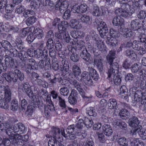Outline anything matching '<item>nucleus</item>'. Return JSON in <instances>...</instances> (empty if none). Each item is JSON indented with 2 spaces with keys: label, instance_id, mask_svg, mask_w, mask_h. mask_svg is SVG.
Segmentation results:
<instances>
[{
  "label": "nucleus",
  "instance_id": "obj_60",
  "mask_svg": "<svg viewBox=\"0 0 146 146\" xmlns=\"http://www.w3.org/2000/svg\"><path fill=\"white\" fill-rule=\"evenodd\" d=\"M28 56L31 57H33L36 56V51L32 48H29L26 51Z\"/></svg>",
  "mask_w": 146,
  "mask_h": 146
},
{
  "label": "nucleus",
  "instance_id": "obj_33",
  "mask_svg": "<svg viewBox=\"0 0 146 146\" xmlns=\"http://www.w3.org/2000/svg\"><path fill=\"white\" fill-rule=\"evenodd\" d=\"M64 51L65 53L66 56H69L73 53H74L75 51H76V50L74 47L69 46H68V48L65 49Z\"/></svg>",
  "mask_w": 146,
  "mask_h": 146
},
{
  "label": "nucleus",
  "instance_id": "obj_2",
  "mask_svg": "<svg viewBox=\"0 0 146 146\" xmlns=\"http://www.w3.org/2000/svg\"><path fill=\"white\" fill-rule=\"evenodd\" d=\"M58 29L59 31L55 33L56 37L60 39H63L67 43L70 42L71 39L68 33L65 31V28L58 27Z\"/></svg>",
  "mask_w": 146,
  "mask_h": 146
},
{
  "label": "nucleus",
  "instance_id": "obj_49",
  "mask_svg": "<svg viewBox=\"0 0 146 146\" xmlns=\"http://www.w3.org/2000/svg\"><path fill=\"white\" fill-rule=\"evenodd\" d=\"M79 31H71L70 33L71 36L74 38L73 40L75 43H76V42L78 41L77 39L79 36Z\"/></svg>",
  "mask_w": 146,
  "mask_h": 146
},
{
  "label": "nucleus",
  "instance_id": "obj_24",
  "mask_svg": "<svg viewBox=\"0 0 146 146\" xmlns=\"http://www.w3.org/2000/svg\"><path fill=\"white\" fill-rule=\"evenodd\" d=\"M88 69L93 79L95 81L98 80L99 76L97 71L92 67H88Z\"/></svg>",
  "mask_w": 146,
  "mask_h": 146
},
{
  "label": "nucleus",
  "instance_id": "obj_30",
  "mask_svg": "<svg viewBox=\"0 0 146 146\" xmlns=\"http://www.w3.org/2000/svg\"><path fill=\"white\" fill-rule=\"evenodd\" d=\"M57 100L58 102L59 106L62 108V109H65V112H67L68 111L67 110V106L65 100L60 96H58Z\"/></svg>",
  "mask_w": 146,
  "mask_h": 146
},
{
  "label": "nucleus",
  "instance_id": "obj_59",
  "mask_svg": "<svg viewBox=\"0 0 146 146\" xmlns=\"http://www.w3.org/2000/svg\"><path fill=\"white\" fill-rule=\"evenodd\" d=\"M35 13L33 11L27 10L24 11L23 13V16L25 18L30 17L32 15H35Z\"/></svg>",
  "mask_w": 146,
  "mask_h": 146
},
{
  "label": "nucleus",
  "instance_id": "obj_48",
  "mask_svg": "<svg viewBox=\"0 0 146 146\" xmlns=\"http://www.w3.org/2000/svg\"><path fill=\"white\" fill-rule=\"evenodd\" d=\"M13 74H17L18 79L20 81L23 80L24 78V76L23 74L22 73L20 70L16 69L14 70Z\"/></svg>",
  "mask_w": 146,
  "mask_h": 146
},
{
  "label": "nucleus",
  "instance_id": "obj_38",
  "mask_svg": "<svg viewBox=\"0 0 146 146\" xmlns=\"http://www.w3.org/2000/svg\"><path fill=\"white\" fill-rule=\"evenodd\" d=\"M83 122L88 128H90L93 123V122L92 119H88V117H86L84 118V119L83 120Z\"/></svg>",
  "mask_w": 146,
  "mask_h": 146
},
{
  "label": "nucleus",
  "instance_id": "obj_20",
  "mask_svg": "<svg viewBox=\"0 0 146 146\" xmlns=\"http://www.w3.org/2000/svg\"><path fill=\"white\" fill-rule=\"evenodd\" d=\"M120 93L122 98L125 99L127 101L128 100V90L126 86L124 85H122L120 88Z\"/></svg>",
  "mask_w": 146,
  "mask_h": 146
},
{
  "label": "nucleus",
  "instance_id": "obj_55",
  "mask_svg": "<svg viewBox=\"0 0 146 146\" xmlns=\"http://www.w3.org/2000/svg\"><path fill=\"white\" fill-rule=\"evenodd\" d=\"M110 36L111 37H114L116 38L118 37L120 35V34L117 31H116L113 28H111L110 29Z\"/></svg>",
  "mask_w": 146,
  "mask_h": 146
},
{
  "label": "nucleus",
  "instance_id": "obj_7",
  "mask_svg": "<svg viewBox=\"0 0 146 146\" xmlns=\"http://www.w3.org/2000/svg\"><path fill=\"white\" fill-rule=\"evenodd\" d=\"M1 64L3 67V69L4 70H6L7 67L14 68L16 67L14 59L8 56L6 57L5 59L4 66H3V64Z\"/></svg>",
  "mask_w": 146,
  "mask_h": 146
},
{
  "label": "nucleus",
  "instance_id": "obj_17",
  "mask_svg": "<svg viewBox=\"0 0 146 146\" xmlns=\"http://www.w3.org/2000/svg\"><path fill=\"white\" fill-rule=\"evenodd\" d=\"M140 123L138 118L135 116H133L129 119V125L131 127L136 129Z\"/></svg>",
  "mask_w": 146,
  "mask_h": 146
},
{
  "label": "nucleus",
  "instance_id": "obj_50",
  "mask_svg": "<svg viewBox=\"0 0 146 146\" xmlns=\"http://www.w3.org/2000/svg\"><path fill=\"white\" fill-rule=\"evenodd\" d=\"M59 92L61 95L64 96H67L69 93V90L67 87H63L60 88Z\"/></svg>",
  "mask_w": 146,
  "mask_h": 146
},
{
  "label": "nucleus",
  "instance_id": "obj_57",
  "mask_svg": "<svg viewBox=\"0 0 146 146\" xmlns=\"http://www.w3.org/2000/svg\"><path fill=\"white\" fill-rule=\"evenodd\" d=\"M46 46L48 50L53 48L54 46V41L52 39L49 38L46 43Z\"/></svg>",
  "mask_w": 146,
  "mask_h": 146
},
{
  "label": "nucleus",
  "instance_id": "obj_47",
  "mask_svg": "<svg viewBox=\"0 0 146 146\" xmlns=\"http://www.w3.org/2000/svg\"><path fill=\"white\" fill-rule=\"evenodd\" d=\"M102 13L98 6H94L92 14L94 16H102Z\"/></svg>",
  "mask_w": 146,
  "mask_h": 146
},
{
  "label": "nucleus",
  "instance_id": "obj_32",
  "mask_svg": "<svg viewBox=\"0 0 146 146\" xmlns=\"http://www.w3.org/2000/svg\"><path fill=\"white\" fill-rule=\"evenodd\" d=\"M27 64L32 66L33 69L37 70L38 68V66L35 60L33 58H29L26 61Z\"/></svg>",
  "mask_w": 146,
  "mask_h": 146
},
{
  "label": "nucleus",
  "instance_id": "obj_61",
  "mask_svg": "<svg viewBox=\"0 0 146 146\" xmlns=\"http://www.w3.org/2000/svg\"><path fill=\"white\" fill-rule=\"evenodd\" d=\"M141 46V44L139 41L136 40L133 41L132 47L133 49L137 50L139 49Z\"/></svg>",
  "mask_w": 146,
  "mask_h": 146
},
{
  "label": "nucleus",
  "instance_id": "obj_63",
  "mask_svg": "<svg viewBox=\"0 0 146 146\" xmlns=\"http://www.w3.org/2000/svg\"><path fill=\"white\" fill-rule=\"evenodd\" d=\"M12 47L10 43L7 40L2 41V47L6 49H9Z\"/></svg>",
  "mask_w": 146,
  "mask_h": 146
},
{
  "label": "nucleus",
  "instance_id": "obj_13",
  "mask_svg": "<svg viewBox=\"0 0 146 146\" xmlns=\"http://www.w3.org/2000/svg\"><path fill=\"white\" fill-rule=\"evenodd\" d=\"M61 62L62 65L60 66V70L62 71L64 73L65 72V75L68 74L69 66L68 62L65 59H63Z\"/></svg>",
  "mask_w": 146,
  "mask_h": 146
},
{
  "label": "nucleus",
  "instance_id": "obj_25",
  "mask_svg": "<svg viewBox=\"0 0 146 146\" xmlns=\"http://www.w3.org/2000/svg\"><path fill=\"white\" fill-rule=\"evenodd\" d=\"M21 138V135L18 133L15 134L14 135H13L9 137L11 143L13 145L16 144L18 141Z\"/></svg>",
  "mask_w": 146,
  "mask_h": 146
},
{
  "label": "nucleus",
  "instance_id": "obj_28",
  "mask_svg": "<svg viewBox=\"0 0 146 146\" xmlns=\"http://www.w3.org/2000/svg\"><path fill=\"white\" fill-rule=\"evenodd\" d=\"M48 92L45 90H42L41 91H40L36 95L39 98L43 97L45 98L46 101L50 100V97H48Z\"/></svg>",
  "mask_w": 146,
  "mask_h": 146
},
{
  "label": "nucleus",
  "instance_id": "obj_34",
  "mask_svg": "<svg viewBox=\"0 0 146 146\" xmlns=\"http://www.w3.org/2000/svg\"><path fill=\"white\" fill-rule=\"evenodd\" d=\"M86 113L90 116L94 117H95L97 115L95 108L91 107H88L86 109Z\"/></svg>",
  "mask_w": 146,
  "mask_h": 146
},
{
  "label": "nucleus",
  "instance_id": "obj_21",
  "mask_svg": "<svg viewBox=\"0 0 146 146\" xmlns=\"http://www.w3.org/2000/svg\"><path fill=\"white\" fill-rule=\"evenodd\" d=\"M123 19L120 16H118L115 17L113 19L112 23L114 25L121 27L123 24Z\"/></svg>",
  "mask_w": 146,
  "mask_h": 146
},
{
  "label": "nucleus",
  "instance_id": "obj_51",
  "mask_svg": "<svg viewBox=\"0 0 146 146\" xmlns=\"http://www.w3.org/2000/svg\"><path fill=\"white\" fill-rule=\"evenodd\" d=\"M77 129L74 124L68 127L66 131L68 133H76L78 132Z\"/></svg>",
  "mask_w": 146,
  "mask_h": 146
},
{
  "label": "nucleus",
  "instance_id": "obj_40",
  "mask_svg": "<svg viewBox=\"0 0 146 146\" xmlns=\"http://www.w3.org/2000/svg\"><path fill=\"white\" fill-rule=\"evenodd\" d=\"M19 107L18 103L17 101L15 99L12 100L11 104V110L13 111H16Z\"/></svg>",
  "mask_w": 146,
  "mask_h": 146
},
{
  "label": "nucleus",
  "instance_id": "obj_27",
  "mask_svg": "<svg viewBox=\"0 0 146 146\" xmlns=\"http://www.w3.org/2000/svg\"><path fill=\"white\" fill-rule=\"evenodd\" d=\"M18 57L21 61L25 62L29 58L26 51L24 50L21 51L19 52Z\"/></svg>",
  "mask_w": 146,
  "mask_h": 146
},
{
  "label": "nucleus",
  "instance_id": "obj_37",
  "mask_svg": "<svg viewBox=\"0 0 146 146\" xmlns=\"http://www.w3.org/2000/svg\"><path fill=\"white\" fill-rule=\"evenodd\" d=\"M82 97L84 99L90 100L92 98V96H85V93L84 90L82 88L81 86L77 89Z\"/></svg>",
  "mask_w": 146,
  "mask_h": 146
},
{
  "label": "nucleus",
  "instance_id": "obj_62",
  "mask_svg": "<svg viewBox=\"0 0 146 146\" xmlns=\"http://www.w3.org/2000/svg\"><path fill=\"white\" fill-rule=\"evenodd\" d=\"M85 83L88 86H91L94 84L92 80L90 75L87 76L86 79L84 80Z\"/></svg>",
  "mask_w": 146,
  "mask_h": 146
},
{
  "label": "nucleus",
  "instance_id": "obj_45",
  "mask_svg": "<svg viewBox=\"0 0 146 146\" xmlns=\"http://www.w3.org/2000/svg\"><path fill=\"white\" fill-rule=\"evenodd\" d=\"M115 74L112 76V80H113L114 84L116 85H119L121 82V79L119 76ZM111 81V82H112Z\"/></svg>",
  "mask_w": 146,
  "mask_h": 146
},
{
  "label": "nucleus",
  "instance_id": "obj_23",
  "mask_svg": "<svg viewBox=\"0 0 146 146\" xmlns=\"http://www.w3.org/2000/svg\"><path fill=\"white\" fill-rule=\"evenodd\" d=\"M128 10H124L118 8L116 9L115 11V13L119 16H121L125 18H127L130 15L128 12Z\"/></svg>",
  "mask_w": 146,
  "mask_h": 146
},
{
  "label": "nucleus",
  "instance_id": "obj_12",
  "mask_svg": "<svg viewBox=\"0 0 146 146\" xmlns=\"http://www.w3.org/2000/svg\"><path fill=\"white\" fill-rule=\"evenodd\" d=\"M140 21L137 19H135L132 21L129 29L130 30L137 31L140 29L141 26L139 23Z\"/></svg>",
  "mask_w": 146,
  "mask_h": 146
},
{
  "label": "nucleus",
  "instance_id": "obj_19",
  "mask_svg": "<svg viewBox=\"0 0 146 146\" xmlns=\"http://www.w3.org/2000/svg\"><path fill=\"white\" fill-rule=\"evenodd\" d=\"M71 69L73 74L76 79L80 78V75L81 74V71L80 67L77 65L74 64L72 66Z\"/></svg>",
  "mask_w": 146,
  "mask_h": 146
},
{
  "label": "nucleus",
  "instance_id": "obj_54",
  "mask_svg": "<svg viewBox=\"0 0 146 146\" xmlns=\"http://www.w3.org/2000/svg\"><path fill=\"white\" fill-rule=\"evenodd\" d=\"M35 15H32L27 19L26 21V24L29 26L34 23L36 20V18L35 17Z\"/></svg>",
  "mask_w": 146,
  "mask_h": 146
},
{
  "label": "nucleus",
  "instance_id": "obj_6",
  "mask_svg": "<svg viewBox=\"0 0 146 146\" xmlns=\"http://www.w3.org/2000/svg\"><path fill=\"white\" fill-rule=\"evenodd\" d=\"M88 7L86 4L83 3L79 5H75L72 9V11L74 13H83L87 11Z\"/></svg>",
  "mask_w": 146,
  "mask_h": 146
},
{
  "label": "nucleus",
  "instance_id": "obj_31",
  "mask_svg": "<svg viewBox=\"0 0 146 146\" xmlns=\"http://www.w3.org/2000/svg\"><path fill=\"white\" fill-rule=\"evenodd\" d=\"M77 42H76V43L72 42V45H76V48H75L76 49L81 51L82 50H83L84 48H86L85 47V43L83 41L81 40L78 43H77Z\"/></svg>",
  "mask_w": 146,
  "mask_h": 146
},
{
  "label": "nucleus",
  "instance_id": "obj_29",
  "mask_svg": "<svg viewBox=\"0 0 146 146\" xmlns=\"http://www.w3.org/2000/svg\"><path fill=\"white\" fill-rule=\"evenodd\" d=\"M6 52V56H8V55H10L11 56L13 57H16L18 56L19 52L15 48L10 49V50H7Z\"/></svg>",
  "mask_w": 146,
  "mask_h": 146
},
{
  "label": "nucleus",
  "instance_id": "obj_16",
  "mask_svg": "<svg viewBox=\"0 0 146 146\" xmlns=\"http://www.w3.org/2000/svg\"><path fill=\"white\" fill-rule=\"evenodd\" d=\"M78 19L82 22L88 24L91 22L90 17L85 14H79L77 16Z\"/></svg>",
  "mask_w": 146,
  "mask_h": 146
},
{
  "label": "nucleus",
  "instance_id": "obj_22",
  "mask_svg": "<svg viewBox=\"0 0 146 146\" xmlns=\"http://www.w3.org/2000/svg\"><path fill=\"white\" fill-rule=\"evenodd\" d=\"M31 100L34 102V105L35 107L41 109L43 108L44 105L43 102L39 99V98L37 95L35 96V98Z\"/></svg>",
  "mask_w": 146,
  "mask_h": 146
},
{
  "label": "nucleus",
  "instance_id": "obj_11",
  "mask_svg": "<svg viewBox=\"0 0 146 146\" xmlns=\"http://www.w3.org/2000/svg\"><path fill=\"white\" fill-rule=\"evenodd\" d=\"M80 56L84 61L88 62L90 60L91 55L87 48H84L81 51Z\"/></svg>",
  "mask_w": 146,
  "mask_h": 146
},
{
  "label": "nucleus",
  "instance_id": "obj_8",
  "mask_svg": "<svg viewBox=\"0 0 146 146\" xmlns=\"http://www.w3.org/2000/svg\"><path fill=\"white\" fill-rule=\"evenodd\" d=\"M96 52H94V63L97 66L98 68L100 70L103 69V65L102 60L100 58V57L99 53L96 54Z\"/></svg>",
  "mask_w": 146,
  "mask_h": 146
},
{
  "label": "nucleus",
  "instance_id": "obj_52",
  "mask_svg": "<svg viewBox=\"0 0 146 146\" xmlns=\"http://www.w3.org/2000/svg\"><path fill=\"white\" fill-rule=\"evenodd\" d=\"M10 25L8 23L4 24L3 23H0V28L5 31H9Z\"/></svg>",
  "mask_w": 146,
  "mask_h": 146
},
{
  "label": "nucleus",
  "instance_id": "obj_4",
  "mask_svg": "<svg viewBox=\"0 0 146 146\" xmlns=\"http://www.w3.org/2000/svg\"><path fill=\"white\" fill-rule=\"evenodd\" d=\"M129 96L131 98H134V101L137 102H140L143 96L142 92L141 90L136 91L133 89H131L129 90Z\"/></svg>",
  "mask_w": 146,
  "mask_h": 146
},
{
  "label": "nucleus",
  "instance_id": "obj_3",
  "mask_svg": "<svg viewBox=\"0 0 146 146\" xmlns=\"http://www.w3.org/2000/svg\"><path fill=\"white\" fill-rule=\"evenodd\" d=\"M121 107H123L124 108L121 110L119 109L120 111L119 115L120 117L123 119H126L129 118L130 116L129 112L128 110L131 108L130 106L125 103H123L122 104Z\"/></svg>",
  "mask_w": 146,
  "mask_h": 146
},
{
  "label": "nucleus",
  "instance_id": "obj_18",
  "mask_svg": "<svg viewBox=\"0 0 146 146\" xmlns=\"http://www.w3.org/2000/svg\"><path fill=\"white\" fill-rule=\"evenodd\" d=\"M104 134L108 136L111 135L113 133V130L111 126L107 124H104L102 126Z\"/></svg>",
  "mask_w": 146,
  "mask_h": 146
},
{
  "label": "nucleus",
  "instance_id": "obj_10",
  "mask_svg": "<svg viewBox=\"0 0 146 146\" xmlns=\"http://www.w3.org/2000/svg\"><path fill=\"white\" fill-rule=\"evenodd\" d=\"M123 103L117 105L116 100L115 99H110L108 101V106L109 108L111 109H115L116 110H119Z\"/></svg>",
  "mask_w": 146,
  "mask_h": 146
},
{
  "label": "nucleus",
  "instance_id": "obj_26",
  "mask_svg": "<svg viewBox=\"0 0 146 146\" xmlns=\"http://www.w3.org/2000/svg\"><path fill=\"white\" fill-rule=\"evenodd\" d=\"M33 34L35 37L38 39H41L43 36V32L42 30L39 28L35 29Z\"/></svg>",
  "mask_w": 146,
  "mask_h": 146
},
{
  "label": "nucleus",
  "instance_id": "obj_64",
  "mask_svg": "<svg viewBox=\"0 0 146 146\" xmlns=\"http://www.w3.org/2000/svg\"><path fill=\"white\" fill-rule=\"evenodd\" d=\"M84 146H94V143L92 139L88 138L84 141Z\"/></svg>",
  "mask_w": 146,
  "mask_h": 146
},
{
  "label": "nucleus",
  "instance_id": "obj_14",
  "mask_svg": "<svg viewBox=\"0 0 146 146\" xmlns=\"http://www.w3.org/2000/svg\"><path fill=\"white\" fill-rule=\"evenodd\" d=\"M60 129L56 127H53L52 128V131L50 132V134L52 136L53 138H58V141L60 139H62V136L60 135Z\"/></svg>",
  "mask_w": 146,
  "mask_h": 146
},
{
  "label": "nucleus",
  "instance_id": "obj_46",
  "mask_svg": "<svg viewBox=\"0 0 146 146\" xmlns=\"http://www.w3.org/2000/svg\"><path fill=\"white\" fill-rule=\"evenodd\" d=\"M119 144L121 146H128V141L124 137L119 138L118 140Z\"/></svg>",
  "mask_w": 146,
  "mask_h": 146
},
{
  "label": "nucleus",
  "instance_id": "obj_42",
  "mask_svg": "<svg viewBox=\"0 0 146 146\" xmlns=\"http://www.w3.org/2000/svg\"><path fill=\"white\" fill-rule=\"evenodd\" d=\"M96 47L95 48H97L98 49V51L100 52V51L102 50V49L104 47L103 42L101 40H98L96 43ZM100 52H99L100 53Z\"/></svg>",
  "mask_w": 146,
  "mask_h": 146
},
{
  "label": "nucleus",
  "instance_id": "obj_43",
  "mask_svg": "<svg viewBox=\"0 0 146 146\" xmlns=\"http://www.w3.org/2000/svg\"><path fill=\"white\" fill-rule=\"evenodd\" d=\"M141 68V64L139 62L135 63L131 67V70L133 73H136Z\"/></svg>",
  "mask_w": 146,
  "mask_h": 146
},
{
  "label": "nucleus",
  "instance_id": "obj_5",
  "mask_svg": "<svg viewBox=\"0 0 146 146\" xmlns=\"http://www.w3.org/2000/svg\"><path fill=\"white\" fill-rule=\"evenodd\" d=\"M113 127L116 129H122L126 131L127 129V126L126 123L120 119H118L115 120L113 123Z\"/></svg>",
  "mask_w": 146,
  "mask_h": 146
},
{
  "label": "nucleus",
  "instance_id": "obj_35",
  "mask_svg": "<svg viewBox=\"0 0 146 146\" xmlns=\"http://www.w3.org/2000/svg\"><path fill=\"white\" fill-rule=\"evenodd\" d=\"M68 4L67 1H65L62 2L58 7L60 13H63L68 8Z\"/></svg>",
  "mask_w": 146,
  "mask_h": 146
},
{
  "label": "nucleus",
  "instance_id": "obj_53",
  "mask_svg": "<svg viewBox=\"0 0 146 146\" xmlns=\"http://www.w3.org/2000/svg\"><path fill=\"white\" fill-rule=\"evenodd\" d=\"M29 31V27L24 28L21 31L19 34L20 36L22 38H24L26 36Z\"/></svg>",
  "mask_w": 146,
  "mask_h": 146
},
{
  "label": "nucleus",
  "instance_id": "obj_15",
  "mask_svg": "<svg viewBox=\"0 0 146 146\" xmlns=\"http://www.w3.org/2000/svg\"><path fill=\"white\" fill-rule=\"evenodd\" d=\"M58 138H51L48 141L49 146H64L61 143L62 141V139H60L59 141Z\"/></svg>",
  "mask_w": 146,
  "mask_h": 146
},
{
  "label": "nucleus",
  "instance_id": "obj_9",
  "mask_svg": "<svg viewBox=\"0 0 146 146\" xmlns=\"http://www.w3.org/2000/svg\"><path fill=\"white\" fill-rule=\"evenodd\" d=\"M0 98L4 99L7 102H9L11 98V92L9 87H7L6 90L1 95L0 94Z\"/></svg>",
  "mask_w": 146,
  "mask_h": 146
},
{
  "label": "nucleus",
  "instance_id": "obj_41",
  "mask_svg": "<svg viewBox=\"0 0 146 146\" xmlns=\"http://www.w3.org/2000/svg\"><path fill=\"white\" fill-rule=\"evenodd\" d=\"M17 126L19 130V133L20 135L21 133L25 132L27 131V128L24 124L21 123H19L17 124Z\"/></svg>",
  "mask_w": 146,
  "mask_h": 146
},
{
  "label": "nucleus",
  "instance_id": "obj_56",
  "mask_svg": "<svg viewBox=\"0 0 146 146\" xmlns=\"http://www.w3.org/2000/svg\"><path fill=\"white\" fill-rule=\"evenodd\" d=\"M126 56L129 57L135 58L137 57L136 54L132 50H127L125 52Z\"/></svg>",
  "mask_w": 146,
  "mask_h": 146
},
{
  "label": "nucleus",
  "instance_id": "obj_1",
  "mask_svg": "<svg viewBox=\"0 0 146 146\" xmlns=\"http://www.w3.org/2000/svg\"><path fill=\"white\" fill-rule=\"evenodd\" d=\"M115 51L111 50L106 56V60L109 65L108 67L107 74L108 79L110 81H112V76L115 74H117L119 72V65L117 62L113 63L115 57Z\"/></svg>",
  "mask_w": 146,
  "mask_h": 146
},
{
  "label": "nucleus",
  "instance_id": "obj_39",
  "mask_svg": "<svg viewBox=\"0 0 146 146\" xmlns=\"http://www.w3.org/2000/svg\"><path fill=\"white\" fill-rule=\"evenodd\" d=\"M131 131L133 135H134L135 133L136 134V132H137L140 136L142 137H144L145 139H146V133L145 132H143L141 129H139L137 128L134 129L132 130Z\"/></svg>",
  "mask_w": 146,
  "mask_h": 146
},
{
  "label": "nucleus",
  "instance_id": "obj_58",
  "mask_svg": "<svg viewBox=\"0 0 146 146\" xmlns=\"http://www.w3.org/2000/svg\"><path fill=\"white\" fill-rule=\"evenodd\" d=\"M48 50L44 49L42 52V58L46 60L48 62H49L50 59L48 56Z\"/></svg>",
  "mask_w": 146,
  "mask_h": 146
},
{
  "label": "nucleus",
  "instance_id": "obj_36",
  "mask_svg": "<svg viewBox=\"0 0 146 146\" xmlns=\"http://www.w3.org/2000/svg\"><path fill=\"white\" fill-rule=\"evenodd\" d=\"M107 44L109 46H113L115 45L117 43V40L114 37H107Z\"/></svg>",
  "mask_w": 146,
  "mask_h": 146
},
{
  "label": "nucleus",
  "instance_id": "obj_44",
  "mask_svg": "<svg viewBox=\"0 0 146 146\" xmlns=\"http://www.w3.org/2000/svg\"><path fill=\"white\" fill-rule=\"evenodd\" d=\"M100 26L97 28V30L99 31L100 34H102V31L104 30L107 32H108L107 26L104 22H103L102 24Z\"/></svg>",
  "mask_w": 146,
  "mask_h": 146
}]
</instances>
